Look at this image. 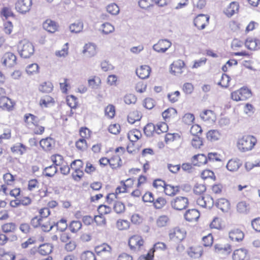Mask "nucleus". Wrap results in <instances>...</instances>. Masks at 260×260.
Masks as SVG:
<instances>
[{
    "mask_svg": "<svg viewBox=\"0 0 260 260\" xmlns=\"http://www.w3.org/2000/svg\"><path fill=\"white\" fill-rule=\"evenodd\" d=\"M27 150V147L21 143H17L11 147V151L15 154L23 155Z\"/></svg>",
    "mask_w": 260,
    "mask_h": 260,
    "instance_id": "36",
    "label": "nucleus"
},
{
    "mask_svg": "<svg viewBox=\"0 0 260 260\" xmlns=\"http://www.w3.org/2000/svg\"><path fill=\"white\" fill-rule=\"evenodd\" d=\"M51 160L53 162V165H54L56 167L60 166L66 162L63 157L61 155L58 154L52 155L51 156Z\"/></svg>",
    "mask_w": 260,
    "mask_h": 260,
    "instance_id": "58",
    "label": "nucleus"
},
{
    "mask_svg": "<svg viewBox=\"0 0 260 260\" xmlns=\"http://www.w3.org/2000/svg\"><path fill=\"white\" fill-rule=\"evenodd\" d=\"M109 166L113 170L117 169L121 166L122 160L119 154L111 152V156L109 158Z\"/></svg>",
    "mask_w": 260,
    "mask_h": 260,
    "instance_id": "21",
    "label": "nucleus"
},
{
    "mask_svg": "<svg viewBox=\"0 0 260 260\" xmlns=\"http://www.w3.org/2000/svg\"><path fill=\"white\" fill-rule=\"evenodd\" d=\"M144 243L145 241L143 237L138 234L131 236L128 241L130 249L135 252L141 251L144 247Z\"/></svg>",
    "mask_w": 260,
    "mask_h": 260,
    "instance_id": "4",
    "label": "nucleus"
},
{
    "mask_svg": "<svg viewBox=\"0 0 260 260\" xmlns=\"http://www.w3.org/2000/svg\"><path fill=\"white\" fill-rule=\"evenodd\" d=\"M204 252L202 246L200 244H194L190 246L187 251L188 255L193 258L201 257Z\"/></svg>",
    "mask_w": 260,
    "mask_h": 260,
    "instance_id": "14",
    "label": "nucleus"
},
{
    "mask_svg": "<svg viewBox=\"0 0 260 260\" xmlns=\"http://www.w3.org/2000/svg\"><path fill=\"white\" fill-rule=\"evenodd\" d=\"M16 254L11 250H7L3 247L0 248V260H15Z\"/></svg>",
    "mask_w": 260,
    "mask_h": 260,
    "instance_id": "31",
    "label": "nucleus"
},
{
    "mask_svg": "<svg viewBox=\"0 0 260 260\" xmlns=\"http://www.w3.org/2000/svg\"><path fill=\"white\" fill-rule=\"evenodd\" d=\"M148 183V177L144 175H140L137 178V182L136 183V187L138 188L143 187L147 184Z\"/></svg>",
    "mask_w": 260,
    "mask_h": 260,
    "instance_id": "62",
    "label": "nucleus"
},
{
    "mask_svg": "<svg viewBox=\"0 0 260 260\" xmlns=\"http://www.w3.org/2000/svg\"><path fill=\"white\" fill-rule=\"evenodd\" d=\"M210 228L212 229L221 230L224 227V222L220 217H215L210 223Z\"/></svg>",
    "mask_w": 260,
    "mask_h": 260,
    "instance_id": "39",
    "label": "nucleus"
},
{
    "mask_svg": "<svg viewBox=\"0 0 260 260\" xmlns=\"http://www.w3.org/2000/svg\"><path fill=\"white\" fill-rule=\"evenodd\" d=\"M180 187L179 186H174L171 184H166L164 192L168 196L173 197L180 191Z\"/></svg>",
    "mask_w": 260,
    "mask_h": 260,
    "instance_id": "34",
    "label": "nucleus"
},
{
    "mask_svg": "<svg viewBox=\"0 0 260 260\" xmlns=\"http://www.w3.org/2000/svg\"><path fill=\"white\" fill-rule=\"evenodd\" d=\"M156 133L157 135H160L167 132L169 127L167 124L165 122H159L155 125Z\"/></svg>",
    "mask_w": 260,
    "mask_h": 260,
    "instance_id": "55",
    "label": "nucleus"
},
{
    "mask_svg": "<svg viewBox=\"0 0 260 260\" xmlns=\"http://www.w3.org/2000/svg\"><path fill=\"white\" fill-rule=\"evenodd\" d=\"M197 14L193 19V23L199 29H203L209 24L210 16L202 14Z\"/></svg>",
    "mask_w": 260,
    "mask_h": 260,
    "instance_id": "8",
    "label": "nucleus"
},
{
    "mask_svg": "<svg viewBox=\"0 0 260 260\" xmlns=\"http://www.w3.org/2000/svg\"><path fill=\"white\" fill-rule=\"evenodd\" d=\"M202 119L205 121H214L216 119V115L211 110H204L200 114Z\"/></svg>",
    "mask_w": 260,
    "mask_h": 260,
    "instance_id": "30",
    "label": "nucleus"
},
{
    "mask_svg": "<svg viewBox=\"0 0 260 260\" xmlns=\"http://www.w3.org/2000/svg\"><path fill=\"white\" fill-rule=\"evenodd\" d=\"M206 0H198L196 4L193 5L192 12L197 14L203 11L206 6Z\"/></svg>",
    "mask_w": 260,
    "mask_h": 260,
    "instance_id": "49",
    "label": "nucleus"
},
{
    "mask_svg": "<svg viewBox=\"0 0 260 260\" xmlns=\"http://www.w3.org/2000/svg\"><path fill=\"white\" fill-rule=\"evenodd\" d=\"M53 89V85L50 81H45L41 83L39 86V90L43 93H50Z\"/></svg>",
    "mask_w": 260,
    "mask_h": 260,
    "instance_id": "47",
    "label": "nucleus"
},
{
    "mask_svg": "<svg viewBox=\"0 0 260 260\" xmlns=\"http://www.w3.org/2000/svg\"><path fill=\"white\" fill-rule=\"evenodd\" d=\"M218 207L222 211H228L231 207V205L229 201L225 199H220L217 202Z\"/></svg>",
    "mask_w": 260,
    "mask_h": 260,
    "instance_id": "52",
    "label": "nucleus"
},
{
    "mask_svg": "<svg viewBox=\"0 0 260 260\" xmlns=\"http://www.w3.org/2000/svg\"><path fill=\"white\" fill-rule=\"evenodd\" d=\"M17 225L13 222H5L1 225V231L6 234H13L17 231Z\"/></svg>",
    "mask_w": 260,
    "mask_h": 260,
    "instance_id": "22",
    "label": "nucleus"
},
{
    "mask_svg": "<svg viewBox=\"0 0 260 260\" xmlns=\"http://www.w3.org/2000/svg\"><path fill=\"white\" fill-rule=\"evenodd\" d=\"M188 205V199L183 197H177L171 202V207L176 210H182L185 209Z\"/></svg>",
    "mask_w": 260,
    "mask_h": 260,
    "instance_id": "9",
    "label": "nucleus"
},
{
    "mask_svg": "<svg viewBox=\"0 0 260 260\" xmlns=\"http://www.w3.org/2000/svg\"><path fill=\"white\" fill-rule=\"evenodd\" d=\"M221 135L217 130H210L208 132L206 135L207 138L210 141H215L219 140Z\"/></svg>",
    "mask_w": 260,
    "mask_h": 260,
    "instance_id": "57",
    "label": "nucleus"
},
{
    "mask_svg": "<svg viewBox=\"0 0 260 260\" xmlns=\"http://www.w3.org/2000/svg\"><path fill=\"white\" fill-rule=\"evenodd\" d=\"M120 184L125 186L127 192L132 190L135 186L136 187L135 180L132 178H129L125 180L121 181Z\"/></svg>",
    "mask_w": 260,
    "mask_h": 260,
    "instance_id": "48",
    "label": "nucleus"
},
{
    "mask_svg": "<svg viewBox=\"0 0 260 260\" xmlns=\"http://www.w3.org/2000/svg\"><path fill=\"white\" fill-rule=\"evenodd\" d=\"M151 69L148 66H141L136 70V74L141 79H144L148 78L150 76Z\"/></svg>",
    "mask_w": 260,
    "mask_h": 260,
    "instance_id": "24",
    "label": "nucleus"
},
{
    "mask_svg": "<svg viewBox=\"0 0 260 260\" xmlns=\"http://www.w3.org/2000/svg\"><path fill=\"white\" fill-rule=\"evenodd\" d=\"M180 96V92L178 90L169 93L167 95L168 100L171 103H175L178 102Z\"/></svg>",
    "mask_w": 260,
    "mask_h": 260,
    "instance_id": "64",
    "label": "nucleus"
},
{
    "mask_svg": "<svg viewBox=\"0 0 260 260\" xmlns=\"http://www.w3.org/2000/svg\"><path fill=\"white\" fill-rule=\"evenodd\" d=\"M75 146L79 151L81 152L85 151L88 148L86 139L80 138L76 142Z\"/></svg>",
    "mask_w": 260,
    "mask_h": 260,
    "instance_id": "54",
    "label": "nucleus"
},
{
    "mask_svg": "<svg viewBox=\"0 0 260 260\" xmlns=\"http://www.w3.org/2000/svg\"><path fill=\"white\" fill-rule=\"evenodd\" d=\"M105 114L109 119L113 118L115 115V108L113 105H108L105 109Z\"/></svg>",
    "mask_w": 260,
    "mask_h": 260,
    "instance_id": "63",
    "label": "nucleus"
},
{
    "mask_svg": "<svg viewBox=\"0 0 260 260\" xmlns=\"http://www.w3.org/2000/svg\"><path fill=\"white\" fill-rule=\"evenodd\" d=\"M69 229L73 233L78 232L82 228V223L79 220H73L69 225Z\"/></svg>",
    "mask_w": 260,
    "mask_h": 260,
    "instance_id": "56",
    "label": "nucleus"
},
{
    "mask_svg": "<svg viewBox=\"0 0 260 260\" xmlns=\"http://www.w3.org/2000/svg\"><path fill=\"white\" fill-rule=\"evenodd\" d=\"M183 141L181 134L178 133H167L164 137V141L166 144H171L181 142Z\"/></svg>",
    "mask_w": 260,
    "mask_h": 260,
    "instance_id": "16",
    "label": "nucleus"
},
{
    "mask_svg": "<svg viewBox=\"0 0 260 260\" xmlns=\"http://www.w3.org/2000/svg\"><path fill=\"white\" fill-rule=\"evenodd\" d=\"M84 24L81 20H78L70 24V30L72 33L78 34L82 32L83 29Z\"/></svg>",
    "mask_w": 260,
    "mask_h": 260,
    "instance_id": "35",
    "label": "nucleus"
},
{
    "mask_svg": "<svg viewBox=\"0 0 260 260\" xmlns=\"http://www.w3.org/2000/svg\"><path fill=\"white\" fill-rule=\"evenodd\" d=\"M66 102L68 105L71 109H76L78 106V99L73 95H69L67 96Z\"/></svg>",
    "mask_w": 260,
    "mask_h": 260,
    "instance_id": "53",
    "label": "nucleus"
},
{
    "mask_svg": "<svg viewBox=\"0 0 260 260\" xmlns=\"http://www.w3.org/2000/svg\"><path fill=\"white\" fill-rule=\"evenodd\" d=\"M191 162L194 166L200 167L207 163L208 158L204 154H198L192 157Z\"/></svg>",
    "mask_w": 260,
    "mask_h": 260,
    "instance_id": "28",
    "label": "nucleus"
},
{
    "mask_svg": "<svg viewBox=\"0 0 260 260\" xmlns=\"http://www.w3.org/2000/svg\"><path fill=\"white\" fill-rule=\"evenodd\" d=\"M87 83L90 88L96 89L100 87L102 84V80L100 76L93 75L89 78Z\"/></svg>",
    "mask_w": 260,
    "mask_h": 260,
    "instance_id": "23",
    "label": "nucleus"
},
{
    "mask_svg": "<svg viewBox=\"0 0 260 260\" xmlns=\"http://www.w3.org/2000/svg\"><path fill=\"white\" fill-rule=\"evenodd\" d=\"M41 147L46 151L51 150L55 145L54 140L50 137L42 139L40 142Z\"/></svg>",
    "mask_w": 260,
    "mask_h": 260,
    "instance_id": "27",
    "label": "nucleus"
},
{
    "mask_svg": "<svg viewBox=\"0 0 260 260\" xmlns=\"http://www.w3.org/2000/svg\"><path fill=\"white\" fill-rule=\"evenodd\" d=\"M100 30L103 34L108 35L114 32L115 28L112 24L105 22L101 25Z\"/></svg>",
    "mask_w": 260,
    "mask_h": 260,
    "instance_id": "50",
    "label": "nucleus"
},
{
    "mask_svg": "<svg viewBox=\"0 0 260 260\" xmlns=\"http://www.w3.org/2000/svg\"><path fill=\"white\" fill-rule=\"evenodd\" d=\"M231 98L233 100L239 102L247 100L252 95V91L248 87L243 86L231 93Z\"/></svg>",
    "mask_w": 260,
    "mask_h": 260,
    "instance_id": "3",
    "label": "nucleus"
},
{
    "mask_svg": "<svg viewBox=\"0 0 260 260\" xmlns=\"http://www.w3.org/2000/svg\"><path fill=\"white\" fill-rule=\"evenodd\" d=\"M83 53L88 57H92L97 53V47L93 43H89L86 44L84 46Z\"/></svg>",
    "mask_w": 260,
    "mask_h": 260,
    "instance_id": "25",
    "label": "nucleus"
},
{
    "mask_svg": "<svg viewBox=\"0 0 260 260\" xmlns=\"http://www.w3.org/2000/svg\"><path fill=\"white\" fill-rule=\"evenodd\" d=\"M166 122H169L174 120L177 116V111L175 108L170 107L165 110L161 114Z\"/></svg>",
    "mask_w": 260,
    "mask_h": 260,
    "instance_id": "19",
    "label": "nucleus"
},
{
    "mask_svg": "<svg viewBox=\"0 0 260 260\" xmlns=\"http://www.w3.org/2000/svg\"><path fill=\"white\" fill-rule=\"evenodd\" d=\"M200 216V212L197 210L189 209L186 211L184 218L189 222H194L198 220Z\"/></svg>",
    "mask_w": 260,
    "mask_h": 260,
    "instance_id": "26",
    "label": "nucleus"
},
{
    "mask_svg": "<svg viewBox=\"0 0 260 260\" xmlns=\"http://www.w3.org/2000/svg\"><path fill=\"white\" fill-rule=\"evenodd\" d=\"M229 235L232 241L236 242L242 241L244 237V233L238 229L231 231L229 232Z\"/></svg>",
    "mask_w": 260,
    "mask_h": 260,
    "instance_id": "29",
    "label": "nucleus"
},
{
    "mask_svg": "<svg viewBox=\"0 0 260 260\" xmlns=\"http://www.w3.org/2000/svg\"><path fill=\"white\" fill-rule=\"evenodd\" d=\"M2 64L7 68H12L17 63V57L16 55L10 52H6L1 58Z\"/></svg>",
    "mask_w": 260,
    "mask_h": 260,
    "instance_id": "10",
    "label": "nucleus"
},
{
    "mask_svg": "<svg viewBox=\"0 0 260 260\" xmlns=\"http://www.w3.org/2000/svg\"><path fill=\"white\" fill-rule=\"evenodd\" d=\"M245 44L246 47L250 50H256L260 48V41L256 38H248Z\"/></svg>",
    "mask_w": 260,
    "mask_h": 260,
    "instance_id": "33",
    "label": "nucleus"
},
{
    "mask_svg": "<svg viewBox=\"0 0 260 260\" xmlns=\"http://www.w3.org/2000/svg\"><path fill=\"white\" fill-rule=\"evenodd\" d=\"M186 66L184 61L178 59L174 61L170 65V72L175 76L180 75L183 72Z\"/></svg>",
    "mask_w": 260,
    "mask_h": 260,
    "instance_id": "11",
    "label": "nucleus"
},
{
    "mask_svg": "<svg viewBox=\"0 0 260 260\" xmlns=\"http://www.w3.org/2000/svg\"><path fill=\"white\" fill-rule=\"evenodd\" d=\"M116 226L119 230L124 231L129 229L130 223L127 220L119 219L116 222Z\"/></svg>",
    "mask_w": 260,
    "mask_h": 260,
    "instance_id": "61",
    "label": "nucleus"
},
{
    "mask_svg": "<svg viewBox=\"0 0 260 260\" xmlns=\"http://www.w3.org/2000/svg\"><path fill=\"white\" fill-rule=\"evenodd\" d=\"M232 258L233 260H249L250 256L246 249L240 248L234 251Z\"/></svg>",
    "mask_w": 260,
    "mask_h": 260,
    "instance_id": "17",
    "label": "nucleus"
},
{
    "mask_svg": "<svg viewBox=\"0 0 260 260\" xmlns=\"http://www.w3.org/2000/svg\"><path fill=\"white\" fill-rule=\"evenodd\" d=\"M257 139L253 136L248 135L239 138L236 146L241 152H246L252 150L257 143Z\"/></svg>",
    "mask_w": 260,
    "mask_h": 260,
    "instance_id": "2",
    "label": "nucleus"
},
{
    "mask_svg": "<svg viewBox=\"0 0 260 260\" xmlns=\"http://www.w3.org/2000/svg\"><path fill=\"white\" fill-rule=\"evenodd\" d=\"M144 133L148 137H154L156 133L155 124L152 123H149L144 127Z\"/></svg>",
    "mask_w": 260,
    "mask_h": 260,
    "instance_id": "44",
    "label": "nucleus"
},
{
    "mask_svg": "<svg viewBox=\"0 0 260 260\" xmlns=\"http://www.w3.org/2000/svg\"><path fill=\"white\" fill-rule=\"evenodd\" d=\"M171 45L172 43L169 40L161 39L153 46V49L157 52L164 53L171 47Z\"/></svg>",
    "mask_w": 260,
    "mask_h": 260,
    "instance_id": "13",
    "label": "nucleus"
},
{
    "mask_svg": "<svg viewBox=\"0 0 260 260\" xmlns=\"http://www.w3.org/2000/svg\"><path fill=\"white\" fill-rule=\"evenodd\" d=\"M142 118V115L138 110L131 111L127 117V121L131 124H134L135 122L139 121Z\"/></svg>",
    "mask_w": 260,
    "mask_h": 260,
    "instance_id": "41",
    "label": "nucleus"
},
{
    "mask_svg": "<svg viewBox=\"0 0 260 260\" xmlns=\"http://www.w3.org/2000/svg\"><path fill=\"white\" fill-rule=\"evenodd\" d=\"M169 236L171 241L179 243L185 238L186 232L183 230L175 228L170 231Z\"/></svg>",
    "mask_w": 260,
    "mask_h": 260,
    "instance_id": "7",
    "label": "nucleus"
},
{
    "mask_svg": "<svg viewBox=\"0 0 260 260\" xmlns=\"http://www.w3.org/2000/svg\"><path fill=\"white\" fill-rule=\"evenodd\" d=\"M2 178L4 183L3 184L7 187L13 185L16 181V176L12 175L10 172H7L4 174Z\"/></svg>",
    "mask_w": 260,
    "mask_h": 260,
    "instance_id": "38",
    "label": "nucleus"
},
{
    "mask_svg": "<svg viewBox=\"0 0 260 260\" xmlns=\"http://www.w3.org/2000/svg\"><path fill=\"white\" fill-rule=\"evenodd\" d=\"M83 162L81 159H76L72 161L70 165L71 169L73 172L82 170L83 168Z\"/></svg>",
    "mask_w": 260,
    "mask_h": 260,
    "instance_id": "59",
    "label": "nucleus"
},
{
    "mask_svg": "<svg viewBox=\"0 0 260 260\" xmlns=\"http://www.w3.org/2000/svg\"><path fill=\"white\" fill-rule=\"evenodd\" d=\"M127 137L132 142H136L141 138L142 134L140 131L133 129L127 133Z\"/></svg>",
    "mask_w": 260,
    "mask_h": 260,
    "instance_id": "42",
    "label": "nucleus"
},
{
    "mask_svg": "<svg viewBox=\"0 0 260 260\" xmlns=\"http://www.w3.org/2000/svg\"><path fill=\"white\" fill-rule=\"evenodd\" d=\"M31 223L35 227H40L45 232L50 231L53 227L48 218H39L38 216H35L32 219Z\"/></svg>",
    "mask_w": 260,
    "mask_h": 260,
    "instance_id": "6",
    "label": "nucleus"
},
{
    "mask_svg": "<svg viewBox=\"0 0 260 260\" xmlns=\"http://www.w3.org/2000/svg\"><path fill=\"white\" fill-rule=\"evenodd\" d=\"M167 204L166 199L163 197H159L156 199H154L152 205L156 209H161L164 208Z\"/></svg>",
    "mask_w": 260,
    "mask_h": 260,
    "instance_id": "46",
    "label": "nucleus"
},
{
    "mask_svg": "<svg viewBox=\"0 0 260 260\" xmlns=\"http://www.w3.org/2000/svg\"><path fill=\"white\" fill-rule=\"evenodd\" d=\"M31 5V0H18L15 4V8L18 12L23 14L30 10Z\"/></svg>",
    "mask_w": 260,
    "mask_h": 260,
    "instance_id": "12",
    "label": "nucleus"
},
{
    "mask_svg": "<svg viewBox=\"0 0 260 260\" xmlns=\"http://www.w3.org/2000/svg\"><path fill=\"white\" fill-rule=\"evenodd\" d=\"M53 250V246L49 243H44L39 246L38 249V252L42 255L49 254Z\"/></svg>",
    "mask_w": 260,
    "mask_h": 260,
    "instance_id": "40",
    "label": "nucleus"
},
{
    "mask_svg": "<svg viewBox=\"0 0 260 260\" xmlns=\"http://www.w3.org/2000/svg\"><path fill=\"white\" fill-rule=\"evenodd\" d=\"M15 102L7 95L0 100V108L3 110L11 111L15 106Z\"/></svg>",
    "mask_w": 260,
    "mask_h": 260,
    "instance_id": "15",
    "label": "nucleus"
},
{
    "mask_svg": "<svg viewBox=\"0 0 260 260\" xmlns=\"http://www.w3.org/2000/svg\"><path fill=\"white\" fill-rule=\"evenodd\" d=\"M191 144L194 149H200L203 145V139L200 136L193 137L191 140Z\"/></svg>",
    "mask_w": 260,
    "mask_h": 260,
    "instance_id": "60",
    "label": "nucleus"
},
{
    "mask_svg": "<svg viewBox=\"0 0 260 260\" xmlns=\"http://www.w3.org/2000/svg\"><path fill=\"white\" fill-rule=\"evenodd\" d=\"M239 4L237 2H231L224 9V13L229 17H232L239 12Z\"/></svg>",
    "mask_w": 260,
    "mask_h": 260,
    "instance_id": "20",
    "label": "nucleus"
},
{
    "mask_svg": "<svg viewBox=\"0 0 260 260\" xmlns=\"http://www.w3.org/2000/svg\"><path fill=\"white\" fill-rule=\"evenodd\" d=\"M55 103L53 98L49 95H46L42 96L39 101V106L42 108H48L54 105Z\"/></svg>",
    "mask_w": 260,
    "mask_h": 260,
    "instance_id": "32",
    "label": "nucleus"
},
{
    "mask_svg": "<svg viewBox=\"0 0 260 260\" xmlns=\"http://www.w3.org/2000/svg\"><path fill=\"white\" fill-rule=\"evenodd\" d=\"M111 250V247L106 243H103L100 245H98L95 246L94 248L95 252L98 255L110 252Z\"/></svg>",
    "mask_w": 260,
    "mask_h": 260,
    "instance_id": "51",
    "label": "nucleus"
},
{
    "mask_svg": "<svg viewBox=\"0 0 260 260\" xmlns=\"http://www.w3.org/2000/svg\"><path fill=\"white\" fill-rule=\"evenodd\" d=\"M34 47L31 43L26 40L21 41L18 46L20 56L24 58L30 57L34 53Z\"/></svg>",
    "mask_w": 260,
    "mask_h": 260,
    "instance_id": "5",
    "label": "nucleus"
},
{
    "mask_svg": "<svg viewBox=\"0 0 260 260\" xmlns=\"http://www.w3.org/2000/svg\"><path fill=\"white\" fill-rule=\"evenodd\" d=\"M241 165L242 163L240 159L232 158L228 161L226 165V168L230 171L234 172L237 171Z\"/></svg>",
    "mask_w": 260,
    "mask_h": 260,
    "instance_id": "37",
    "label": "nucleus"
},
{
    "mask_svg": "<svg viewBox=\"0 0 260 260\" xmlns=\"http://www.w3.org/2000/svg\"><path fill=\"white\" fill-rule=\"evenodd\" d=\"M43 27L48 32L53 34L58 30L59 25L56 22L47 19L43 22Z\"/></svg>",
    "mask_w": 260,
    "mask_h": 260,
    "instance_id": "18",
    "label": "nucleus"
},
{
    "mask_svg": "<svg viewBox=\"0 0 260 260\" xmlns=\"http://www.w3.org/2000/svg\"><path fill=\"white\" fill-rule=\"evenodd\" d=\"M138 5L141 9L149 11L154 7V0H139Z\"/></svg>",
    "mask_w": 260,
    "mask_h": 260,
    "instance_id": "45",
    "label": "nucleus"
},
{
    "mask_svg": "<svg viewBox=\"0 0 260 260\" xmlns=\"http://www.w3.org/2000/svg\"><path fill=\"white\" fill-rule=\"evenodd\" d=\"M214 248L215 252L222 254H229L232 250L231 246L229 244H216Z\"/></svg>",
    "mask_w": 260,
    "mask_h": 260,
    "instance_id": "43",
    "label": "nucleus"
},
{
    "mask_svg": "<svg viewBox=\"0 0 260 260\" xmlns=\"http://www.w3.org/2000/svg\"><path fill=\"white\" fill-rule=\"evenodd\" d=\"M24 124L36 135H42L45 131V127L40 124L39 118L31 113H26L23 117Z\"/></svg>",
    "mask_w": 260,
    "mask_h": 260,
    "instance_id": "1",
    "label": "nucleus"
}]
</instances>
